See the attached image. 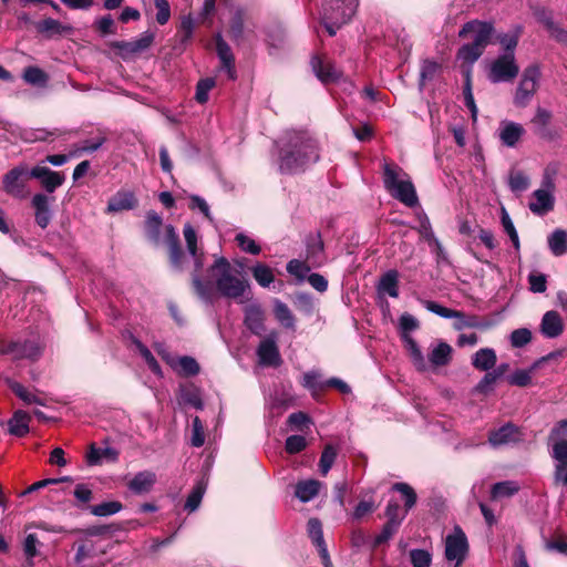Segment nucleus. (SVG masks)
<instances>
[{
  "label": "nucleus",
  "mask_w": 567,
  "mask_h": 567,
  "mask_svg": "<svg viewBox=\"0 0 567 567\" xmlns=\"http://www.w3.org/2000/svg\"><path fill=\"white\" fill-rule=\"evenodd\" d=\"M319 147L316 140L303 133H293L280 148V171L285 174L303 172L319 161Z\"/></svg>",
  "instance_id": "nucleus-1"
},
{
  "label": "nucleus",
  "mask_w": 567,
  "mask_h": 567,
  "mask_svg": "<svg viewBox=\"0 0 567 567\" xmlns=\"http://www.w3.org/2000/svg\"><path fill=\"white\" fill-rule=\"evenodd\" d=\"M494 31V25L489 21L474 19L464 23L458 31V38L466 39L473 34V41L463 44L457 50V60L463 61V63L474 64L492 42Z\"/></svg>",
  "instance_id": "nucleus-2"
},
{
  "label": "nucleus",
  "mask_w": 567,
  "mask_h": 567,
  "mask_svg": "<svg viewBox=\"0 0 567 567\" xmlns=\"http://www.w3.org/2000/svg\"><path fill=\"white\" fill-rule=\"evenodd\" d=\"M231 264L226 257H216L213 265L207 269L208 275L215 279L214 291L229 299H238L249 290V282L233 274Z\"/></svg>",
  "instance_id": "nucleus-3"
},
{
  "label": "nucleus",
  "mask_w": 567,
  "mask_h": 567,
  "mask_svg": "<svg viewBox=\"0 0 567 567\" xmlns=\"http://www.w3.org/2000/svg\"><path fill=\"white\" fill-rule=\"evenodd\" d=\"M547 444L555 460L554 484L567 486V419L558 421L550 430Z\"/></svg>",
  "instance_id": "nucleus-4"
},
{
  "label": "nucleus",
  "mask_w": 567,
  "mask_h": 567,
  "mask_svg": "<svg viewBox=\"0 0 567 567\" xmlns=\"http://www.w3.org/2000/svg\"><path fill=\"white\" fill-rule=\"evenodd\" d=\"M401 173L406 176L401 167L385 163L383 165L384 188L394 199L408 207H415L419 204L415 187L410 179H399Z\"/></svg>",
  "instance_id": "nucleus-5"
},
{
  "label": "nucleus",
  "mask_w": 567,
  "mask_h": 567,
  "mask_svg": "<svg viewBox=\"0 0 567 567\" xmlns=\"http://www.w3.org/2000/svg\"><path fill=\"white\" fill-rule=\"evenodd\" d=\"M357 7L358 0H323L320 21L330 37L351 20Z\"/></svg>",
  "instance_id": "nucleus-6"
},
{
  "label": "nucleus",
  "mask_w": 567,
  "mask_h": 567,
  "mask_svg": "<svg viewBox=\"0 0 567 567\" xmlns=\"http://www.w3.org/2000/svg\"><path fill=\"white\" fill-rule=\"evenodd\" d=\"M423 305L429 311H431L442 318L455 319V321L453 322V328L457 331H461V330H464L467 328H473V329H478V330H487L493 326L492 321L487 318H482L476 315H466L463 311L446 308V307L437 303L436 301L424 300Z\"/></svg>",
  "instance_id": "nucleus-7"
},
{
  "label": "nucleus",
  "mask_w": 567,
  "mask_h": 567,
  "mask_svg": "<svg viewBox=\"0 0 567 567\" xmlns=\"http://www.w3.org/2000/svg\"><path fill=\"white\" fill-rule=\"evenodd\" d=\"M43 353L41 344L33 339L4 340L0 339V354L10 355L12 360L38 361Z\"/></svg>",
  "instance_id": "nucleus-8"
},
{
  "label": "nucleus",
  "mask_w": 567,
  "mask_h": 567,
  "mask_svg": "<svg viewBox=\"0 0 567 567\" xmlns=\"http://www.w3.org/2000/svg\"><path fill=\"white\" fill-rule=\"evenodd\" d=\"M32 178L31 169L25 165H18L9 169L2 177L3 192L17 199H24L29 195L28 181Z\"/></svg>",
  "instance_id": "nucleus-9"
},
{
  "label": "nucleus",
  "mask_w": 567,
  "mask_h": 567,
  "mask_svg": "<svg viewBox=\"0 0 567 567\" xmlns=\"http://www.w3.org/2000/svg\"><path fill=\"white\" fill-rule=\"evenodd\" d=\"M468 542L463 529L456 525L452 534L445 537L444 556L449 561H455L454 567H461L468 554Z\"/></svg>",
  "instance_id": "nucleus-10"
},
{
  "label": "nucleus",
  "mask_w": 567,
  "mask_h": 567,
  "mask_svg": "<svg viewBox=\"0 0 567 567\" xmlns=\"http://www.w3.org/2000/svg\"><path fill=\"white\" fill-rule=\"evenodd\" d=\"M539 78L540 69L537 64L528 65L524 70L514 97L515 105L524 107L529 103L530 99L537 91Z\"/></svg>",
  "instance_id": "nucleus-11"
},
{
  "label": "nucleus",
  "mask_w": 567,
  "mask_h": 567,
  "mask_svg": "<svg viewBox=\"0 0 567 567\" xmlns=\"http://www.w3.org/2000/svg\"><path fill=\"white\" fill-rule=\"evenodd\" d=\"M518 73L515 54H501L492 62L487 78L492 83L511 82Z\"/></svg>",
  "instance_id": "nucleus-12"
},
{
  "label": "nucleus",
  "mask_w": 567,
  "mask_h": 567,
  "mask_svg": "<svg viewBox=\"0 0 567 567\" xmlns=\"http://www.w3.org/2000/svg\"><path fill=\"white\" fill-rule=\"evenodd\" d=\"M553 114L550 111L537 107L530 121L533 133L540 140L553 142L559 137V133L551 127Z\"/></svg>",
  "instance_id": "nucleus-13"
},
{
  "label": "nucleus",
  "mask_w": 567,
  "mask_h": 567,
  "mask_svg": "<svg viewBox=\"0 0 567 567\" xmlns=\"http://www.w3.org/2000/svg\"><path fill=\"white\" fill-rule=\"evenodd\" d=\"M194 258V272L192 275V286L196 296L205 302H213L214 299V286L212 281H203L199 276V271L204 266V257L203 254H198L196 251V256H192Z\"/></svg>",
  "instance_id": "nucleus-14"
},
{
  "label": "nucleus",
  "mask_w": 567,
  "mask_h": 567,
  "mask_svg": "<svg viewBox=\"0 0 567 567\" xmlns=\"http://www.w3.org/2000/svg\"><path fill=\"white\" fill-rule=\"evenodd\" d=\"M165 244L168 251V260L171 266L177 270H183L185 254L182 248L181 239L173 225L165 226Z\"/></svg>",
  "instance_id": "nucleus-15"
},
{
  "label": "nucleus",
  "mask_w": 567,
  "mask_h": 567,
  "mask_svg": "<svg viewBox=\"0 0 567 567\" xmlns=\"http://www.w3.org/2000/svg\"><path fill=\"white\" fill-rule=\"evenodd\" d=\"M307 532L313 546H316L318 550L323 567H333L323 538L321 520L316 517L310 518L307 524Z\"/></svg>",
  "instance_id": "nucleus-16"
},
{
  "label": "nucleus",
  "mask_w": 567,
  "mask_h": 567,
  "mask_svg": "<svg viewBox=\"0 0 567 567\" xmlns=\"http://www.w3.org/2000/svg\"><path fill=\"white\" fill-rule=\"evenodd\" d=\"M32 178L39 179L41 186L47 193H54L63 185L65 176L62 172H55L47 166L37 165L31 168Z\"/></svg>",
  "instance_id": "nucleus-17"
},
{
  "label": "nucleus",
  "mask_w": 567,
  "mask_h": 567,
  "mask_svg": "<svg viewBox=\"0 0 567 567\" xmlns=\"http://www.w3.org/2000/svg\"><path fill=\"white\" fill-rule=\"evenodd\" d=\"M53 200L54 197H49L43 193H37L31 199V207L34 210V221L42 229H45L52 220L53 213L50 203Z\"/></svg>",
  "instance_id": "nucleus-18"
},
{
  "label": "nucleus",
  "mask_w": 567,
  "mask_h": 567,
  "mask_svg": "<svg viewBox=\"0 0 567 567\" xmlns=\"http://www.w3.org/2000/svg\"><path fill=\"white\" fill-rule=\"evenodd\" d=\"M216 53L220 60V70L226 71L229 80L237 79V71L235 68V55L229 44L224 40L220 33L214 35Z\"/></svg>",
  "instance_id": "nucleus-19"
},
{
  "label": "nucleus",
  "mask_w": 567,
  "mask_h": 567,
  "mask_svg": "<svg viewBox=\"0 0 567 567\" xmlns=\"http://www.w3.org/2000/svg\"><path fill=\"white\" fill-rule=\"evenodd\" d=\"M522 440L520 429L512 422H507L498 429L488 432V442L493 446L516 443Z\"/></svg>",
  "instance_id": "nucleus-20"
},
{
  "label": "nucleus",
  "mask_w": 567,
  "mask_h": 567,
  "mask_svg": "<svg viewBox=\"0 0 567 567\" xmlns=\"http://www.w3.org/2000/svg\"><path fill=\"white\" fill-rule=\"evenodd\" d=\"M306 261L313 268L320 267L324 261V244L321 234L310 233L306 236Z\"/></svg>",
  "instance_id": "nucleus-21"
},
{
  "label": "nucleus",
  "mask_w": 567,
  "mask_h": 567,
  "mask_svg": "<svg viewBox=\"0 0 567 567\" xmlns=\"http://www.w3.org/2000/svg\"><path fill=\"white\" fill-rule=\"evenodd\" d=\"M311 68L316 76L324 84L334 83L342 75L331 61L320 55L312 56Z\"/></svg>",
  "instance_id": "nucleus-22"
},
{
  "label": "nucleus",
  "mask_w": 567,
  "mask_h": 567,
  "mask_svg": "<svg viewBox=\"0 0 567 567\" xmlns=\"http://www.w3.org/2000/svg\"><path fill=\"white\" fill-rule=\"evenodd\" d=\"M564 320L556 310L546 311L542 318L539 330L549 339H555L564 332Z\"/></svg>",
  "instance_id": "nucleus-23"
},
{
  "label": "nucleus",
  "mask_w": 567,
  "mask_h": 567,
  "mask_svg": "<svg viewBox=\"0 0 567 567\" xmlns=\"http://www.w3.org/2000/svg\"><path fill=\"white\" fill-rule=\"evenodd\" d=\"M259 361L264 365L278 367L281 363V357L276 343L271 337L264 339L257 349Z\"/></svg>",
  "instance_id": "nucleus-24"
},
{
  "label": "nucleus",
  "mask_w": 567,
  "mask_h": 567,
  "mask_svg": "<svg viewBox=\"0 0 567 567\" xmlns=\"http://www.w3.org/2000/svg\"><path fill=\"white\" fill-rule=\"evenodd\" d=\"M533 16L536 21L546 29L553 40L565 29L560 23L554 20V12L549 8L536 6L533 8Z\"/></svg>",
  "instance_id": "nucleus-25"
},
{
  "label": "nucleus",
  "mask_w": 567,
  "mask_h": 567,
  "mask_svg": "<svg viewBox=\"0 0 567 567\" xmlns=\"http://www.w3.org/2000/svg\"><path fill=\"white\" fill-rule=\"evenodd\" d=\"M37 32L47 39H52L56 35L71 34L73 28L71 25L62 24L53 18H45L41 21L34 22Z\"/></svg>",
  "instance_id": "nucleus-26"
},
{
  "label": "nucleus",
  "mask_w": 567,
  "mask_h": 567,
  "mask_svg": "<svg viewBox=\"0 0 567 567\" xmlns=\"http://www.w3.org/2000/svg\"><path fill=\"white\" fill-rule=\"evenodd\" d=\"M137 204V198L132 192L118 190L109 199L106 213H120L123 210H130L135 208Z\"/></svg>",
  "instance_id": "nucleus-27"
},
{
  "label": "nucleus",
  "mask_w": 567,
  "mask_h": 567,
  "mask_svg": "<svg viewBox=\"0 0 567 567\" xmlns=\"http://www.w3.org/2000/svg\"><path fill=\"white\" fill-rule=\"evenodd\" d=\"M244 323L255 336H262L265 328V313L259 306H249L245 310Z\"/></svg>",
  "instance_id": "nucleus-28"
},
{
  "label": "nucleus",
  "mask_w": 567,
  "mask_h": 567,
  "mask_svg": "<svg viewBox=\"0 0 567 567\" xmlns=\"http://www.w3.org/2000/svg\"><path fill=\"white\" fill-rule=\"evenodd\" d=\"M156 483V474L151 471H142L134 475L127 483V487L134 494L148 493Z\"/></svg>",
  "instance_id": "nucleus-29"
},
{
  "label": "nucleus",
  "mask_w": 567,
  "mask_h": 567,
  "mask_svg": "<svg viewBox=\"0 0 567 567\" xmlns=\"http://www.w3.org/2000/svg\"><path fill=\"white\" fill-rule=\"evenodd\" d=\"M31 421V416L23 410L14 411L13 415L8 421V431L11 435L17 437L25 436L30 429L29 423Z\"/></svg>",
  "instance_id": "nucleus-30"
},
{
  "label": "nucleus",
  "mask_w": 567,
  "mask_h": 567,
  "mask_svg": "<svg viewBox=\"0 0 567 567\" xmlns=\"http://www.w3.org/2000/svg\"><path fill=\"white\" fill-rule=\"evenodd\" d=\"M533 196L536 202L529 203L528 207L534 214L543 216L554 209L555 198L548 190L543 188L536 189Z\"/></svg>",
  "instance_id": "nucleus-31"
},
{
  "label": "nucleus",
  "mask_w": 567,
  "mask_h": 567,
  "mask_svg": "<svg viewBox=\"0 0 567 567\" xmlns=\"http://www.w3.org/2000/svg\"><path fill=\"white\" fill-rule=\"evenodd\" d=\"M163 226L162 217L154 210H150L146 214L144 223V230L146 238L154 245L161 244V228Z\"/></svg>",
  "instance_id": "nucleus-32"
},
{
  "label": "nucleus",
  "mask_w": 567,
  "mask_h": 567,
  "mask_svg": "<svg viewBox=\"0 0 567 567\" xmlns=\"http://www.w3.org/2000/svg\"><path fill=\"white\" fill-rule=\"evenodd\" d=\"M73 548L76 549V553L74 556V563L76 565H81L89 559L95 558L99 554L104 553V550H99L96 548L95 543L91 539L76 540L73 544Z\"/></svg>",
  "instance_id": "nucleus-33"
},
{
  "label": "nucleus",
  "mask_w": 567,
  "mask_h": 567,
  "mask_svg": "<svg viewBox=\"0 0 567 567\" xmlns=\"http://www.w3.org/2000/svg\"><path fill=\"white\" fill-rule=\"evenodd\" d=\"M379 293H386L391 298L399 297V272L394 269L384 272L377 286Z\"/></svg>",
  "instance_id": "nucleus-34"
},
{
  "label": "nucleus",
  "mask_w": 567,
  "mask_h": 567,
  "mask_svg": "<svg viewBox=\"0 0 567 567\" xmlns=\"http://www.w3.org/2000/svg\"><path fill=\"white\" fill-rule=\"evenodd\" d=\"M497 355L494 349L483 348L475 352L472 358V365L480 371H488L495 367Z\"/></svg>",
  "instance_id": "nucleus-35"
},
{
  "label": "nucleus",
  "mask_w": 567,
  "mask_h": 567,
  "mask_svg": "<svg viewBox=\"0 0 567 567\" xmlns=\"http://www.w3.org/2000/svg\"><path fill=\"white\" fill-rule=\"evenodd\" d=\"M524 133L525 130L520 124L515 122H508L503 126L499 133V138L504 145L508 147H514L518 143Z\"/></svg>",
  "instance_id": "nucleus-36"
},
{
  "label": "nucleus",
  "mask_w": 567,
  "mask_h": 567,
  "mask_svg": "<svg viewBox=\"0 0 567 567\" xmlns=\"http://www.w3.org/2000/svg\"><path fill=\"white\" fill-rule=\"evenodd\" d=\"M245 18L246 12L243 8H237L231 14V18L229 20L228 34L230 39L235 42H239L244 38Z\"/></svg>",
  "instance_id": "nucleus-37"
},
{
  "label": "nucleus",
  "mask_w": 567,
  "mask_h": 567,
  "mask_svg": "<svg viewBox=\"0 0 567 567\" xmlns=\"http://www.w3.org/2000/svg\"><path fill=\"white\" fill-rule=\"evenodd\" d=\"M520 489V486L515 481H503L497 482L491 487V499L496 501L501 498H508L517 494Z\"/></svg>",
  "instance_id": "nucleus-38"
},
{
  "label": "nucleus",
  "mask_w": 567,
  "mask_h": 567,
  "mask_svg": "<svg viewBox=\"0 0 567 567\" xmlns=\"http://www.w3.org/2000/svg\"><path fill=\"white\" fill-rule=\"evenodd\" d=\"M452 347L446 342H440L429 354L430 362L435 367H444L452 359Z\"/></svg>",
  "instance_id": "nucleus-39"
},
{
  "label": "nucleus",
  "mask_w": 567,
  "mask_h": 567,
  "mask_svg": "<svg viewBox=\"0 0 567 567\" xmlns=\"http://www.w3.org/2000/svg\"><path fill=\"white\" fill-rule=\"evenodd\" d=\"M320 489V482L316 480L301 481L296 485L295 495L301 502H309L316 497Z\"/></svg>",
  "instance_id": "nucleus-40"
},
{
  "label": "nucleus",
  "mask_w": 567,
  "mask_h": 567,
  "mask_svg": "<svg viewBox=\"0 0 567 567\" xmlns=\"http://www.w3.org/2000/svg\"><path fill=\"white\" fill-rule=\"evenodd\" d=\"M320 374L315 371H309L303 374L302 386L308 389L315 400H319L321 394L326 391V382L319 381Z\"/></svg>",
  "instance_id": "nucleus-41"
},
{
  "label": "nucleus",
  "mask_w": 567,
  "mask_h": 567,
  "mask_svg": "<svg viewBox=\"0 0 567 567\" xmlns=\"http://www.w3.org/2000/svg\"><path fill=\"white\" fill-rule=\"evenodd\" d=\"M391 488L402 495L404 503L403 509L405 511V514H408L416 505V492L410 484L403 482L394 483Z\"/></svg>",
  "instance_id": "nucleus-42"
},
{
  "label": "nucleus",
  "mask_w": 567,
  "mask_h": 567,
  "mask_svg": "<svg viewBox=\"0 0 567 567\" xmlns=\"http://www.w3.org/2000/svg\"><path fill=\"white\" fill-rule=\"evenodd\" d=\"M522 34V27H517L513 32L498 33L495 40L502 45L504 54H515Z\"/></svg>",
  "instance_id": "nucleus-43"
},
{
  "label": "nucleus",
  "mask_w": 567,
  "mask_h": 567,
  "mask_svg": "<svg viewBox=\"0 0 567 567\" xmlns=\"http://www.w3.org/2000/svg\"><path fill=\"white\" fill-rule=\"evenodd\" d=\"M402 339L415 368L419 371H424L426 369L425 359L416 341L409 334H403Z\"/></svg>",
  "instance_id": "nucleus-44"
},
{
  "label": "nucleus",
  "mask_w": 567,
  "mask_h": 567,
  "mask_svg": "<svg viewBox=\"0 0 567 567\" xmlns=\"http://www.w3.org/2000/svg\"><path fill=\"white\" fill-rule=\"evenodd\" d=\"M548 246L554 256H563L567 252V233L556 229L548 237Z\"/></svg>",
  "instance_id": "nucleus-45"
},
{
  "label": "nucleus",
  "mask_w": 567,
  "mask_h": 567,
  "mask_svg": "<svg viewBox=\"0 0 567 567\" xmlns=\"http://www.w3.org/2000/svg\"><path fill=\"white\" fill-rule=\"evenodd\" d=\"M274 315H275L276 319L285 328H287V329H293L295 328L296 318L292 315V312L289 309V307L285 302H282L280 300H276L275 307H274Z\"/></svg>",
  "instance_id": "nucleus-46"
},
{
  "label": "nucleus",
  "mask_w": 567,
  "mask_h": 567,
  "mask_svg": "<svg viewBox=\"0 0 567 567\" xmlns=\"http://www.w3.org/2000/svg\"><path fill=\"white\" fill-rule=\"evenodd\" d=\"M251 274L255 280L258 282V285H260L264 288L269 287V285L275 280L272 269L269 266L261 262H258L251 268Z\"/></svg>",
  "instance_id": "nucleus-47"
},
{
  "label": "nucleus",
  "mask_w": 567,
  "mask_h": 567,
  "mask_svg": "<svg viewBox=\"0 0 567 567\" xmlns=\"http://www.w3.org/2000/svg\"><path fill=\"white\" fill-rule=\"evenodd\" d=\"M205 489V483L203 481L197 482L195 486L192 488L189 495L187 496L184 508L187 509L188 512L196 511L202 503Z\"/></svg>",
  "instance_id": "nucleus-48"
},
{
  "label": "nucleus",
  "mask_w": 567,
  "mask_h": 567,
  "mask_svg": "<svg viewBox=\"0 0 567 567\" xmlns=\"http://www.w3.org/2000/svg\"><path fill=\"white\" fill-rule=\"evenodd\" d=\"M338 456V449L332 444H327L323 447L319 460V468L320 473L326 476L328 472L331 470L336 458Z\"/></svg>",
  "instance_id": "nucleus-49"
},
{
  "label": "nucleus",
  "mask_w": 567,
  "mask_h": 567,
  "mask_svg": "<svg viewBox=\"0 0 567 567\" xmlns=\"http://www.w3.org/2000/svg\"><path fill=\"white\" fill-rule=\"evenodd\" d=\"M22 79L32 85L44 86L49 80L48 74L38 66H27L23 70Z\"/></svg>",
  "instance_id": "nucleus-50"
},
{
  "label": "nucleus",
  "mask_w": 567,
  "mask_h": 567,
  "mask_svg": "<svg viewBox=\"0 0 567 567\" xmlns=\"http://www.w3.org/2000/svg\"><path fill=\"white\" fill-rule=\"evenodd\" d=\"M89 508L94 516L106 517L122 511L123 504L118 501H111L90 506Z\"/></svg>",
  "instance_id": "nucleus-51"
},
{
  "label": "nucleus",
  "mask_w": 567,
  "mask_h": 567,
  "mask_svg": "<svg viewBox=\"0 0 567 567\" xmlns=\"http://www.w3.org/2000/svg\"><path fill=\"white\" fill-rule=\"evenodd\" d=\"M384 516L386 517V523L401 526L406 514L404 509L403 513H401V507L396 501L390 499L385 507Z\"/></svg>",
  "instance_id": "nucleus-52"
},
{
  "label": "nucleus",
  "mask_w": 567,
  "mask_h": 567,
  "mask_svg": "<svg viewBox=\"0 0 567 567\" xmlns=\"http://www.w3.org/2000/svg\"><path fill=\"white\" fill-rule=\"evenodd\" d=\"M501 223L504 228V231L508 235L511 241L513 243L514 248L516 250H519L520 243L517 230L514 226L512 218L509 217L507 210L504 207L502 208Z\"/></svg>",
  "instance_id": "nucleus-53"
},
{
  "label": "nucleus",
  "mask_w": 567,
  "mask_h": 567,
  "mask_svg": "<svg viewBox=\"0 0 567 567\" xmlns=\"http://www.w3.org/2000/svg\"><path fill=\"white\" fill-rule=\"evenodd\" d=\"M92 27L101 37L116 33V25L111 14H105L96 19Z\"/></svg>",
  "instance_id": "nucleus-54"
},
{
  "label": "nucleus",
  "mask_w": 567,
  "mask_h": 567,
  "mask_svg": "<svg viewBox=\"0 0 567 567\" xmlns=\"http://www.w3.org/2000/svg\"><path fill=\"white\" fill-rule=\"evenodd\" d=\"M216 81L214 78L200 79L196 84L195 100L199 104H205L208 101V92L215 87Z\"/></svg>",
  "instance_id": "nucleus-55"
},
{
  "label": "nucleus",
  "mask_w": 567,
  "mask_h": 567,
  "mask_svg": "<svg viewBox=\"0 0 567 567\" xmlns=\"http://www.w3.org/2000/svg\"><path fill=\"white\" fill-rule=\"evenodd\" d=\"M419 220V227L416 228L417 233L421 235V237L429 243V245H432V241L436 239L431 221L425 213H420L416 215Z\"/></svg>",
  "instance_id": "nucleus-56"
},
{
  "label": "nucleus",
  "mask_w": 567,
  "mask_h": 567,
  "mask_svg": "<svg viewBox=\"0 0 567 567\" xmlns=\"http://www.w3.org/2000/svg\"><path fill=\"white\" fill-rule=\"evenodd\" d=\"M441 65L433 60H424L420 71V85H424L425 82L432 81Z\"/></svg>",
  "instance_id": "nucleus-57"
},
{
  "label": "nucleus",
  "mask_w": 567,
  "mask_h": 567,
  "mask_svg": "<svg viewBox=\"0 0 567 567\" xmlns=\"http://www.w3.org/2000/svg\"><path fill=\"white\" fill-rule=\"evenodd\" d=\"M532 331L527 328H519L512 331L509 340L513 348H523L532 341Z\"/></svg>",
  "instance_id": "nucleus-58"
},
{
  "label": "nucleus",
  "mask_w": 567,
  "mask_h": 567,
  "mask_svg": "<svg viewBox=\"0 0 567 567\" xmlns=\"http://www.w3.org/2000/svg\"><path fill=\"white\" fill-rule=\"evenodd\" d=\"M235 240L239 248L247 254L259 255L261 251L260 246L254 239L243 233L237 234Z\"/></svg>",
  "instance_id": "nucleus-59"
},
{
  "label": "nucleus",
  "mask_w": 567,
  "mask_h": 567,
  "mask_svg": "<svg viewBox=\"0 0 567 567\" xmlns=\"http://www.w3.org/2000/svg\"><path fill=\"white\" fill-rule=\"evenodd\" d=\"M287 271L290 275H293L299 280L305 279L306 274L310 271L311 268H313L310 264H308L306 260L300 261L298 259H291L287 264Z\"/></svg>",
  "instance_id": "nucleus-60"
},
{
  "label": "nucleus",
  "mask_w": 567,
  "mask_h": 567,
  "mask_svg": "<svg viewBox=\"0 0 567 567\" xmlns=\"http://www.w3.org/2000/svg\"><path fill=\"white\" fill-rule=\"evenodd\" d=\"M410 560L413 567H431L432 556L425 549H412Z\"/></svg>",
  "instance_id": "nucleus-61"
},
{
  "label": "nucleus",
  "mask_w": 567,
  "mask_h": 567,
  "mask_svg": "<svg viewBox=\"0 0 567 567\" xmlns=\"http://www.w3.org/2000/svg\"><path fill=\"white\" fill-rule=\"evenodd\" d=\"M509 187L513 192H524L529 187V178L520 171L512 172Z\"/></svg>",
  "instance_id": "nucleus-62"
},
{
  "label": "nucleus",
  "mask_w": 567,
  "mask_h": 567,
  "mask_svg": "<svg viewBox=\"0 0 567 567\" xmlns=\"http://www.w3.org/2000/svg\"><path fill=\"white\" fill-rule=\"evenodd\" d=\"M307 447V440L302 435H290L286 439L285 450L288 454H297Z\"/></svg>",
  "instance_id": "nucleus-63"
},
{
  "label": "nucleus",
  "mask_w": 567,
  "mask_h": 567,
  "mask_svg": "<svg viewBox=\"0 0 567 567\" xmlns=\"http://www.w3.org/2000/svg\"><path fill=\"white\" fill-rule=\"evenodd\" d=\"M286 31L280 25L269 27L267 30V41L274 48H279L285 43Z\"/></svg>",
  "instance_id": "nucleus-64"
}]
</instances>
